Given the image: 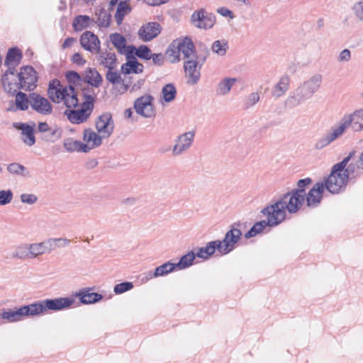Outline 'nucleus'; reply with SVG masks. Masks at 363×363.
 Wrapping results in <instances>:
<instances>
[{
    "label": "nucleus",
    "mask_w": 363,
    "mask_h": 363,
    "mask_svg": "<svg viewBox=\"0 0 363 363\" xmlns=\"http://www.w3.org/2000/svg\"><path fill=\"white\" fill-rule=\"evenodd\" d=\"M65 77L69 84L63 86L58 79L51 80L48 87V96L52 102H63L68 108H75L79 105V99L74 86H79L84 82V77L74 71L67 72Z\"/></svg>",
    "instance_id": "1"
},
{
    "label": "nucleus",
    "mask_w": 363,
    "mask_h": 363,
    "mask_svg": "<svg viewBox=\"0 0 363 363\" xmlns=\"http://www.w3.org/2000/svg\"><path fill=\"white\" fill-rule=\"evenodd\" d=\"M75 300L69 297H60L35 301L19 308L11 309V313L24 320L26 317L38 316L45 314L48 311H59L69 308Z\"/></svg>",
    "instance_id": "2"
},
{
    "label": "nucleus",
    "mask_w": 363,
    "mask_h": 363,
    "mask_svg": "<svg viewBox=\"0 0 363 363\" xmlns=\"http://www.w3.org/2000/svg\"><path fill=\"white\" fill-rule=\"evenodd\" d=\"M305 200V192L302 191H289L278 201L262 209L263 215H273L286 217V211L295 213L301 208Z\"/></svg>",
    "instance_id": "3"
},
{
    "label": "nucleus",
    "mask_w": 363,
    "mask_h": 363,
    "mask_svg": "<svg viewBox=\"0 0 363 363\" xmlns=\"http://www.w3.org/2000/svg\"><path fill=\"white\" fill-rule=\"evenodd\" d=\"M36 81H38L36 72L30 66L22 67L20 72H15L13 75L8 74L6 82L1 79L4 91L11 94H14L17 90L20 89L26 91L34 90L36 87Z\"/></svg>",
    "instance_id": "4"
},
{
    "label": "nucleus",
    "mask_w": 363,
    "mask_h": 363,
    "mask_svg": "<svg viewBox=\"0 0 363 363\" xmlns=\"http://www.w3.org/2000/svg\"><path fill=\"white\" fill-rule=\"evenodd\" d=\"M321 84L322 75L319 74L313 75L289 93V96L286 98V107L292 109L311 99L312 96L320 89Z\"/></svg>",
    "instance_id": "5"
},
{
    "label": "nucleus",
    "mask_w": 363,
    "mask_h": 363,
    "mask_svg": "<svg viewBox=\"0 0 363 363\" xmlns=\"http://www.w3.org/2000/svg\"><path fill=\"white\" fill-rule=\"evenodd\" d=\"M341 169H342V164L332 167L330 174L325 179V182L316 183L315 185L322 184L323 189L327 190V191L332 194H338L344 191L346 185H347L350 176L337 174Z\"/></svg>",
    "instance_id": "6"
},
{
    "label": "nucleus",
    "mask_w": 363,
    "mask_h": 363,
    "mask_svg": "<svg viewBox=\"0 0 363 363\" xmlns=\"http://www.w3.org/2000/svg\"><path fill=\"white\" fill-rule=\"evenodd\" d=\"M169 49H172V51L182 54V60H199L203 57V55L198 56L197 54H196L195 45H194L191 39L189 37L174 40V41L171 43Z\"/></svg>",
    "instance_id": "7"
},
{
    "label": "nucleus",
    "mask_w": 363,
    "mask_h": 363,
    "mask_svg": "<svg viewBox=\"0 0 363 363\" xmlns=\"http://www.w3.org/2000/svg\"><path fill=\"white\" fill-rule=\"evenodd\" d=\"M207 56L208 49H205V55H203L201 59L183 60V70H184L186 77L188 78V84L195 85L199 82V76H201L199 70H201L202 65H203L207 59Z\"/></svg>",
    "instance_id": "8"
},
{
    "label": "nucleus",
    "mask_w": 363,
    "mask_h": 363,
    "mask_svg": "<svg viewBox=\"0 0 363 363\" xmlns=\"http://www.w3.org/2000/svg\"><path fill=\"white\" fill-rule=\"evenodd\" d=\"M191 25L199 30H208L214 26L216 23V16L203 9L195 10V11L191 13Z\"/></svg>",
    "instance_id": "9"
},
{
    "label": "nucleus",
    "mask_w": 363,
    "mask_h": 363,
    "mask_svg": "<svg viewBox=\"0 0 363 363\" xmlns=\"http://www.w3.org/2000/svg\"><path fill=\"white\" fill-rule=\"evenodd\" d=\"M267 220H262L255 223L252 227L245 233V238L249 239L262 233L266 228H273L279 225L286 217L275 215H263Z\"/></svg>",
    "instance_id": "10"
},
{
    "label": "nucleus",
    "mask_w": 363,
    "mask_h": 363,
    "mask_svg": "<svg viewBox=\"0 0 363 363\" xmlns=\"http://www.w3.org/2000/svg\"><path fill=\"white\" fill-rule=\"evenodd\" d=\"M349 127H352V130L355 132L363 131V108L356 110L351 114L344 116L339 121V125L333 129L345 131Z\"/></svg>",
    "instance_id": "11"
},
{
    "label": "nucleus",
    "mask_w": 363,
    "mask_h": 363,
    "mask_svg": "<svg viewBox=\"0 0 363 363\" xmlns=\"http://www.w3.org/2000/svg\"><path fill=\"white\" fill-rule=\"evenodd\" d=\"M233 250H235V248L231 247L225 248V246L221 245L219 242H208L206 246L199 248L198 251L194 252V254L199 259L206 260L212 257L214 252H216V250L220 252V255L224 256L233 252Z\"/></svg>",
    "instance_id": "12"
},
{
    "label": "nucleus",
    "mask_w": 363,
    "mask_h": 363,
    "mask_svg": "<svg viewBox=\"0 0 363 363\" xmlns=\"http://www.w3.org/2000/svg\"><path fill=\"white\" fill-rule=\"evenodd\" d=\"M154 97L150 94L143 95L133 102V109L136 113L145 118H151L155 116Z\"/></svg>",
    "instance_id": "13"
},
{
    "label": "nucleus",
    "mask_w": 363,
    "mask_h": 363,
    "mask_svg": "<svg viewBox=\"0 0 363 363\" xmlns=\"http://www.w3.org/2000/svg\"><path fill=\"white\" fill-rule=\"evenodd\" d=\"M94 104H82L78 109L67 110L65 115L72 124L79 125L89 119L92 113Z\"/></svg>",
    "instance_id": "14"
},
{
    "label": "nucleus",
    "mask_w": 363,
    "mask_h": 363,
    "mask_svg": "<svg viewBox=\"0 0 363 363\" xmlns=\"http://www.w3.org/2000/svg\"><path fill=\"white\" fill-rule=\"evenodd\" d=\"M241 226L242 224L240 222L233 223L232 225H230L229 230L225 233V235H224V238L223 240H216L210 242H218L220 243V245L225 246V248H235L237 242H238V241L241 239Z\"/></svg>",
    "instance_id": "15"
},
{
    "label": "nucleus",
    "mask_w": 363,
    "mask_h": 363,
    "mask_svg": "<svg viewBox=\"0 0 363 363\" xmlns=\"http://www.w3.org/2000/svg\"><path fill=\"white\" fill-rule=\"evenodd\" d=\"M194 137V131H187L177 136L176 145L172 147V155L179 156L188 151L191 147Z\"/></svg>",
    "instance_id": "16"
},
{
    "label": "nucleus",
    "mask_w": 363,
    "mask_h": 363,
    "mask_svg": "<svg viewBox=\"0 0 363 363\" xmlns=\"http://www.w3.org/2000/svg\"><path fill=\"white\" fill-rule=\"evenodd\" d=\"M30 106L34 111L42 116L50 115L52 113L51 104L46 98L35 92L30 93V105L28 106Z\"/></svg>",
    "instance_id": "17"
},
{
    "label": "nucleus",
    "mask_w": 363,
    "mask_h": 363,
    "mask_svg": "<svg viewBox=\"0 0 363 363\" xmlns=\"http://www.w3.org/2000/svg\"><path fill=\"white\" fill-rule=\"evenodd\" d=\"M21 59H22V52L20 49L15 47L8 50L6 60H4V66L8 67V69H6V73L3 74V82H6L7 75L9 74L13 75L14 68L18 65Z\"/></svg>",
    "instance_id": "18"
},
{
    "label": "nucleus",
    "mask_w": 363,
    "mask_h": 363,
    "mask_svg": "<svg viewBox=\"0 0 363 363\" xmlns=\"http://www.w3.org/2000/svg\"><path fill=\"white\" fill-rule=\"evenodd\" d=\"M95 127H96L97 133L103 135L104 138H108L113 131V121L111 118V114L105 112L97 117L96 122H95Z\"/></svg>",
    "instance_id": "19"
},
{
    "label": "nucleus",
    "mask_w": 363,
    "mask_h": 363,
    "mask_svg": "<svg viewBox=\"0 0 363 363\" xmlns=\"http://www.w3.org/2000/svg\"><path fill=\"white\" fill-rule=\"evenodd\" d=\"M101 42L98 39L97 35L90 31H85L80 36V46L83 47L84 50L90 52L91 54L99 53L101 51L99 47Z\"/></svg>",
    "instance_id": "20"
},
{
    "label": "nucleus",
    "mask_w": 363,
    "mask_h": 363,
    "mask_svg": "<svg viewBox=\"0 0 363 363\" xmlns=\"http://www.w3.org/2000/svg\"><path fill=\"white\" fill-rule=\"evenodd\" d=\"M161 33V26L157 22H150L138 29V38L144 42H149Z\"/></svg>",
    "instance_id": "21"
},
{
    "label": "nucleus",
    "mask_w": 363,
    "mask_h": 363,
    "mask_svg": "<svg viewBox=\"0 0 363 363\" xmlns=\"http://www.w3.org/2000/svg\"><path fill=\"white\" fill-rule=\"evenodd\" d=\"M133 46L129 47V52L126 55V62L121 65V73L124 74H141L143 72V65L137 60L135 57L132 55Z\"/></svg>",
    "instance_id": "22"
},
{
    "label": "nucleus",
    "mask_w": 363,
    "mask_h": 363,
    "mask_svg": "<svg viewBox=\"0 0 363 363\" xmlns=\"http://www.w3.org/2000/svg\"><path fill=\"white\" fill-rule=\"evenodd\" d=\"M63 148L66 149L67 152H83L87 153L89 151L96 148L91 145L82 143L79 140H74L71 138H66L63 140Z\"/></svg>",
    "instance_id": "23"
},
{
    "label": "nucleus",
    "mask_w": 363,
    "mask_h": 363,
    "mask_svg": "<svg viewBox=\"0 0 363 363\" xmlns=\"http://www.w3.org/2000/svg\"><path fill=\"white\" fill-rule=\"evenodd\" d=\"M15 128L21 130V140L26 145L31 147L35 144L34 128L26 123H13Z\"/></svg>",
    "instance_id": "24"
},
{
    "label": "nucleus",
    "mask_w": 363,
    "mask_h": 363,
    "mask_svg": "<svg viewBox=\"0 0 363 363\" xmlns=\"http://www.w3.org/2000/svg\"><path fill=\"white\" fill-rule=\"evenodd\" d=\"M89 288H84L75 294V297L79 298L80 303L90 305L100 301L103 296L101 294L90 291Z\"/></svg>",
    "instance_id": "25"
},
{
    "label": "nucleus",
    "mask_w": 363,
    "mask_h": 363,
    "mask_svg": "<svg viewBox=\"0 0 363 363\" xmlns=\"http://www.w3.org/2000/svg\"><path fill=\"white\" fill-rule=\"evenodd\" d=\"M323 186L322 184L314 185L308 194H306V206L310 208H315L322 201L323 194Z\"/></svg>",
    "instance_id": "26"
},
{
    "label": "nucleus",
    "mask_w": 363,
    "mask_h": 363,
    "mask_svg": "<svg viewBox=\"0 0 363 363\" xmlns=\"http://www.w3.org/2000/svg\"><path fill=\"white\" fill-rule=\"evenodd\" d=\"M345 130L332 128L331 133H328L325 135L321 136L316 143H315V149L321 150L325 147L329 145L331 143L339 138L340 136L344 134Z\"/></svg>",
    "instance_id": "27"
},
{
    "label": "nucleus",
    "mask_w": 363,
    "mask_h": 363,
    "mask_svg": "<svg viewBox=\"0 0 363 363\" xmlns=\"http://www.w3.org/2000/svg\"><path fill=\"white\" fill-rule=\"evenodd\" d=\"M354 155V152L349 153V155H347V157L344 158L343 160H342V162H340L333 165L332 168L335 167L337 165L340 164H343V169H340V171L338 172V174L347 175V177L352 176L354 174L356 169H363V167L359 166V160L357 161V164H354L353 163H348L350 160H351V158H352V156Z\"/></svg>",
    "instance_id": "28"
},
{
    "label": "nucleus",
    "mask_w": 363,
    "mask_h": 363,
    "mask_svg": "<svg viewBox=\"0 0 363 363\" xmlns=\"http://www.w3.org/2000/svg\"><path fill=\"white\" fill-rule=\"evenodd\" d=\"M99 54L97 56V61L100 65L108 70H113L116 66V55L114 53L107 51H100L96 52Z\"/></svg>",
    "instance_id": "29"
},
{
    "label": "nucleus",
    "mask_w": 363,
    "mask_h": 363,
    "mask_svg": "<svg viewBox=\"0 0 363 363\" xmlns=\"http://www.w3.org/2000/svg\"><path fill=\"white\" fill-rule=\"evenodd\" d=\"M109 40L112 43L113 46L116 48L118 52L121 55H127L129 47H134L133 45H125V38L119 33H113L109 35Z\"/></svg>",
    "instance_id": "30"
},
{
    "label": "nucleus",
    "mask_w": 363,
    "mask_h": 363,
    "mask_svg": "<svg viewBox=\"0 0 363 363\" xmlns=\"http://www.w3.org/2000/svg\"><path fill=\"white\" fill-rule=\"evenodd\" d=\"M289 89V77L284 75L279 79L278 83L272 88V96L275 99L282 97Z\"/></svg>",
    "instance_id": "31"
},
{
    "label": "nucleus",
    "mask_w": 363,
    "mask_h": 363,
    "mask_svg": "<svg viewBox=\"0 0 363 363\" xmlns=\"http://www.w3.org/2000/svg\"><path fill=\"white\" fill-rule=\"evenodd\" d=\"M108 138L103 137V135H98L91 128L84 130L83 140L85 144L91 145V147H98L101 146V139Z\"/></svg>",
    "instance_id": "32"
},
{
    "label": "nucleus",
    "mask_w": 363,
    "mask_h": 363,
    "mask_svg": "<svg viewBox=\"0 0 363 363\" xmlns=\"http://www.w3.org/2000/svg\"><path fill=\"white\" fill-rule=\"evenodd\" d=\"M84 82L94 88H98L101 84V74L95 68H88L84 73Z\"/></svg>",
    "instance_id": "33"
},
{
    "label": "nucleus",
    "mask_w": 363,
    "mask_h": 363,
    "mask_svg": "<svg viewBox=\"0 0 363 363\" xmlns=\"http://www.w3.org/2000/svg\"><path fill=\"white\" fill-rule=\"evenodd\" d=\"M6 171L15 177L28 178L30 177L29 171L26 167L18 162H12L6 166Z\"/></svg>",
    "instance_id": "34"
},
{
    "label": "nucleus",
    "mask_w": 363,
    "mask_h": 363,
    "mask_svg": "<svg viewBox=\"0 0 363 363\" xmlns=\"http://www.w3.org/2000/svg\"><path fill=\"white\" fill-rule=\"evenodd\" d=\"M126 1L127 0L121 1V2L118 4L116 15H114L116 25H121L125 16L128 15L130 12V4H128Z\"/></svg>",
    "instance_id": "35"
},
{
    "label": "nucleus",
    "mask_w": 363,
    "mask_h": 363,
    "mask_svg": "<svg viewBox=\"0 0 363 363\" xmlns=\"http://www.w3.org/2000/svg\"><path fill=\"white\" fill-rule=\"evenodd\" d=\"M92 22V20L87 15H79L75 16L72 23V26L75 31L79 32L83 29L89 27V23Z\"/></svg>",
    "instance_id": "36"
},
{
    "label": "nucleus",
    "mask_w": 363,
    "mask_h": 363,
    "mask_svg": "<svg viewBox=\"0 0 363 363\" xmlns=\"http://www.w3.org/2000/svg\"><path fill=\"white\" fill-rule=\"evenodd\" d=\"M229 49L228 41L225 39L216 40L211 45V51L220 57H224Z\"/></svg>",
    "instance_id": "37"
},
{
    "label": "nucleus",
    "mask_w": 363,
    "mask_h": 363,
    "mask_svg": "<svg viewBox=\"0 0 363 363\" xmlns=\"http://www.w3.org/2000/svg\"><path fill=\"white\" fill-rule=\"evenodd\" d=\"M15 93H16V96H15L16 108L21 111L27 110L28 106H29V101L30 100V94L26 95L21 91Z\"/></svg>",
    "instance_id": "38"
},
{
    "label": "nucleus",
    "mask_w": 363,
    "mask_h": 363,
    "mask_svg": "<svg viewBox=\"0 0 363 363\" xmlns=\"http://www.w3.org/2000/svg\"><path fill=\"white\" fill-rule=\"evenodd\" d=\"M175 269H178L177 266L170 262H167L160 266H157L152 273L154 274V276H166L174 272Z\"/></svg>",
    "instance_id": "39"
},
{
    "label": "nucleus",
    "mask_w": 363,
    "mask_h": 363,
    "mask_svg": "<svg viewBox=\"0 0 363 363\" xmlns=\"http://www.w3.org/2000/svg\"><path fill=\"white\" fill-rule=\"evenodd\" d=\"M235 82L236 79L235 78H226L220 81L217 86V94L222 96L228 94Z\"/></svg>",
    "instance_id": "40"
},
{
    "label": "nucleus",
    "mask_w": 363,
    "mask_h": 363,
    "mask_svg": "<svg viewBox=\"0 0 363 363\" xmlns=\"http://www.w3.org/2000/svg\"><path fill=\"white\" fill-rule=\"evenodd\" d=\"M38 256H33L30 254V251L26 248V246L19 245L13 250V255H11V257L13 259H34Z\"/></svg>",
    "instance_id": "41"
},
{
    "label": "nucleus",
    "mask_w": 363,
    "mask_h": 363,
    "mask_svg": "<svg viewBox=\"0 0 363 363\" xmlns=\"http://www.w3.org/2000/svg\"><path fill=\"white\" fill-rule=\"evenodd\" d=\"M195 254L193 251L188 252L187 254L181 257L179 262L174 263V265L179 267V270L185 269L192 265L194 260L195 259Z\"/></svg>",
    "instance_id": "42"
},
{
    "label": "nucleus",
    "mask_w": 363,
    "mask_h": 363,
    "mask_svg": "<svg viewBox=\"0 0 363 363\" xmlns=\"http://www.w3.org/2000/svg\"><path fill=\"white\" fill-rule=\"evenodd\" d=\"M106 80L112 84L123 83V80L121 79L120 73L117 72L116 71H113V69H108L107 73H106ZM123 85H124L125 91H127L128 87H130L128 84L123 83Z\"/></svg>",
    "instance_id": "43"
},
{
    "label": "nucleus",
    "mask_w": 363,
    "mask_h": 363,
    "mask_svg": "<svg viewBox=\"0 0 363 363\" xmlns=\"http://www.w3.org/2000/svg\"><path fill=\"white\" fill-rule=\"evenodd\" d=\"M82 96H83L84 99L82 104L94 105V101H96V92H94V89H93L92 87H84L83 89H82Z\"/></svg>",
    "instance_id": "44"
},
{
    "label": "nucleus",
    "mask_w": 363,
    "mask_h": 363,
    "mask_svg": "<svg viewBox=\"0 0 363 363\" xmlns=\"http://www.w3.org/2000/svg\"><path fill=\"white\" fill-rule=\"evenodd\" d=\"M162 99L166 103H170L174 100L175 98V87L171 83L164 86L162 89Z\"/></svg>",
    "instance_id": "45"
},
{
    "label": "nucleus",
    "mask_w": 363,
    "mask_h": 363,
    "mask_svg": "<svg viewBox=\"0 0 363 363\" xmlns=\"http://www.w3.org/2000/svg\"><path fill=\"white\" fill-rule=\"evenodd\" d=\"M96 23L97 26L100 28H108L110 25V20H111V16L104 10L100 11L96 13Z\"/></svg>",
    "instance_id": "46"
},
{
    "label": "nucleus",
    "mask_w": 363,
    "mask_h": 363,
    "mask_svg": "<svg viewBox=\"0 0 363 363\" xmlns=\"http://www.w3.org/2000/svg\"><path fill=\"white\" fill-rule=\"evenodd\" d=\"M136 55L142 60H149L152 54H150V49L147 45H141L138 48L133 47V56Z\"/></svg>",
    "instance_id": "47"
},
{
    "label": "nucleus",
    "mask_w": 363,
    "mask_h": 363,
    "mask_svg": "<svg viewBox=\"0 0 363 363\" xmlns=\"http://www.w3.org/2000/svg\"><path fill=\"white\" fill-rule=\"evenodd\" d=\"M21 246L27 247L33 257H40L45 253H50L52 252V250H48L35 244H23Z\"/></svg>",
    "instance_id": "48"
},
{
    "label": "nucleus",
    "mask_w": 363,
    "mask_h": 363,
    "mask_svg": "<svg viewBox=\"0 0 363 363\" xmlns=\"http://www.w3.org/2000/svg\"><path fill=\"white\" fill-rule=\"evenodd\" d=\"M62 136V128L55 126V128L48 131L47 135H44L43 140L47 143H54Z\"/></svg>",
    "instance_id": "49"
},
{
    "label": "nucleus",
    "mask_w": 363,
    "mask_h": 363,
    "mask_svg": "<svg viewBox=\"0 0 363 363\" xmlns=\"http://www.w3.org/2000/svg\"><path fill=\"white\" fill-rule=\"evenodd\" d=\"M0 318L6 323H16L23 320L21 318L11 313L10 308L0 309Z\"/></svg>",
    "instance_id": "50"
},
{
    "label": "nucleus",
    "mask_w": 363,
    "mask_h": 363,
    "mask_svg": "<svg viewBox=\"0 0 363 363\" xmlns=\"http://www.w3.org/2000/svg\"><path fill=\"white\" fill-rule=\"evenodd\" d=\"M352 14L355 16L356 20L363 22V0L357 1L352 4Z\"/></svg>",
    "instance_id": "51"
},
{
    "label": "nucleus",
    "mask_w": 363,
    "mask_h": 363,
    "mask_svg": "<svg viewBox=\"0 0 363 363\" xmlns=\"http://www.w3.org/2000/svg\"><path fill=\"white\" fill-rule=\"evenodd\" d=\"M133 288V284H132V282L124 281L123 283L116 284L114 288H113V291H114L116 294H121L131 290Z\"/></svg>",
    "instance_id": "52"
},
{
    "label": "nucleus",
    "mask_w": 363,
    "mask_h": 363,
    "mask_svg": "<svg viewBox=\"0 0 363 363\" xmlns=\"http://www.w3.org/2000/svg\"><path fill=\"white\" fill-rule=\"evenodd\" d=\"M13 197V194L11 190H0V206L10 203Z\"/></svg>",
    "instance_id": "53"
},
{
    "label": "nucleus",
    "mask_w": 363,
    "mask_h": 363,
    "mask_svg": "<svg viewBox=\"0 0 363 363\" xmlns=\"http://www.w3.org/2000/svg\"><path fill=\"white\" fill-rule=\"evenodd\" d=\"M259 101V94L257 92H252L248 94L247 98L245 100V108H248L253 106Z\"/></svg>",
    "instance_id": "54"
},
{
    "label": "nucleus",
    "mask_w": 363,
    "mask_h": 363,
    "mask_svg": "<svg viewBox=\"0 0 363 363\" xmlns=\"http://www.w3.org/2000/svg\"><path fill=\"white\" fill-rule=\"evenodd\" d=\"M20 199L22 203L33 205L38 201V197L33 194H22Z\"/></svg>",
    "instance_id": "55"
},
{
    "label": "nucleus",
    "mask_w": 363,
    "mask_h": 363,
    "mask_svg": "<svg viewBox=\"0 0 363 363\" xmlns=\"http://www.w3.org/2000/svg\"><path fill=\"white\" fill-rule=\"evenodd\" d=\"M311 184V179L309 177H306L304 179H299L297 182V189H294L291 191H302L303 192H305V187H306L308 185Z\"/></svg>",
    "instance_id": "56"
},
{
    "label": "nucleus",
    "mask_w": 363,
    "mask_h": 363,
    "mask_svg": "<svg viewBox=\"0 0 363 363\" xmlns=\"http://www.w3.org/2000/svg\"><path fill=\"white\" fill-rule=\"evenodd\" d=\"M166 55H167V57H169V61H170L171 63H177L179 62V55H182V53L172 51V48H169L167 49V51H166Z\"/></svg>",
    "instance_id": "57"
},
{
    "label": "nucleus",
    "mask_w": 363,
    "mask_h": 363,
    "mask_svg": "<svg viewBox=\"0 0 363 363\" xmlns=\"http://www.w3.org/2000/svg\"><path fill=\"white\" fill-rule=\"evenodd\" d=\"M47 240L55 242L59 248L66 247L70 244V240L65 238H50Z\"/></svg>",
    "instance_id": "58"
},
{
    "label": "nucleus",
    "mask_w": 363,
    "mask_h": 363,
    "mask_svg": "<svg viewBox=\"0 0 363 363\" xmlns=\"http://www.w3.org/2000/svg\"><path fill=\"white\" fill-rule=\"evenodd\" d=\"M33 244L52 250H55L57 248H58V246L56 245V243L55 242L48 241V240L40 242H34Z\"/></svg>",
    "instance_id": "59"
},
{
    "label": "nucleus",
    "mask_w": 363,
    "mask_h": 363,
    "mask_svg": "<svg viewBox=\"0 0 363 363\" xmlns=\"http://www.w3.org/2000/svg\"><path fill=\"white\" fill-rule=\"evenodd\" d=\"M216 12H217V13L220 14V16H223V17H227L230 19L235 18L233 11H231V10L226 7H220L217 9V11H216Z\"/></svg>",
    "instance_id": "60"
},
{
    "label": "nucleus",
    "mask_w": 363,
    "mask_h": 363,
    "mask_svg": "<svg viewBox=\"0 0 363 363\" xmlns=\"http://www.w3.org/2000/svg\"><path fill=\"white\" fill-rule=\"evenodd\" d=\"M351 59V52L348 49H344L343 50L340 51V53H339L338 55V62H348Z\"/></svg>",
    "instance_id": "61"
},
{
    "label": "nucleus",
    "mask_w": 363,
    "mask_h": 363,
    "mask_svg": "<svg viewBox=\"0 0 363 363\" xmlns=\"http://www.w3.org/2000/svg\"><path fill=\"white\" fill-rule=\"evenodd\" d=\"M72 63L75 64L79 66H84V65L86 63V60L82 58V56H81L80 53L75 52L72 55L71 58Z\"/></svg>",
    "instance_id": "62"
},
{
    "label": "nucleus",
    "mask_w": 363,
    "mask_h": 363,
    "mask_svg": "<svg viewBox=\"0 0 363 363\" xmlns=\"http://www.w3.org/2000/svg\"><path fill=\"white\" fill-rule=\"evenodd\" d=\"M150 59L153 60V64L157 66H161L163 64V56L162 53H154L150 56Z\"/></svg>",
    "instance_id": "63"
},
{
    "label": "nucleus",
    "mask_w": 363,
    "mask_h": 363,
    "mask_svg": "<svg viewBox=\"0 0 363 363\" xmlns=\"http://www.w3.org/2000/svg\"><path fill=\"white\" fill-rule=\"evenodd\" d=\"M158 277H163V276H155L154 273L151 272V271H149V272L142 274L141 281H142V283H145V282L148 281L149 280H150L153 278H157Z\"/></svg>",
    "instance_id": "64"
}]
</instances>
